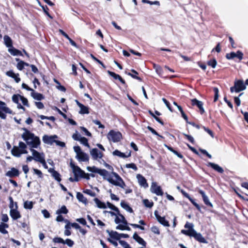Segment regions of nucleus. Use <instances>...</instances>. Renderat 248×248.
Returning a JSON list of instances; mask_svg holds the SVG:
<instances>
[{
  "instance_id": "nucleus-1",
  "label": "nucleus",
  "mask_w": 248,
  "mask_h": 248,
  "mask_svg": "<svg viewBox=\"0 0 248 248\" xmlns=\"http://www.w3.org/2000/svg\"><path fill=\"white\" fill-rule=\"evenodd\" d=\"M87 169L89 171L93 173L99 174L103 177V179L107 180L109 183L114 186H119L125 190V194L130 193L132 192L130 189H125L126 185L118 173L112 171L111 174L105 169H101L95 166L87 167Z\"/></svg>"
},
{
  "instance_id": "nucleus-2",
  "label": "nucleus",
  "mask_w": 248,
  "mask_h": 248,
  "mask_svg": "<svg viewBox=\"0 0 248 248\" xmlns=\"http://www.w3.org/2000/svg\"><path fill=\"white\" fill-rule=\"evenodd\" d=\"M24 132L21 135L22 138L25 140L27 144L30 147V151L32 153L33 159L36 162H40L45 158V155L43 153H39L33 148H37L40 145L41 141L38 137L31 132L25 128H23Z\"/></svg>"
},
{
  "instance_id": "nucleus-3",
  "label": "nucleus",
  "mask_w": 248,
  "mask_h": 248,
  "mask_svg": "<svg viewBox=\"0 0 248 248\" xmlns=\"http://www.w3.org/2000/svg\"><path fill=\"white\" fill-rule=\"evenodd\" d=\"M27 145L22 141H20L18 146H14L11 151L12 154L16 157H19L22 154H27Z\"/></svg>"
},
{
  "instance_id": "nucleus-4",
  "label": "nucleus",
  "mask_w": 248,
  "mask_h": 248,
  "mask_svg": "<svg viewBox=\"0 0 248 248\" xmlns=\"http://www.w3.org/2000/svg\"><path fill=\"white\" fill-rule=\"evenodd\" d=\"M12 110L9 108L6 103L0 101V118L5 120L6 119V114H12Z\"/></svg>"
},
{
  "instance_id": "nucleus-5",
  "label": "nucleus",
  "mask_w": 248,
  "mask_h": 248,
  "mask_svg": "<svg viewBox=\"0 0 248 248\" xmlns=\"http://www.w3.org/2000/svg\"><path fill=\"white\" fill-rule=\"evenodd\" d=\"M107 138L109 141L117 142L120 141L122 138V135L120 132L111 130L108 134Z\"/></svg>"
},
{
  "instance_id": "nucleus-6",
  "label": "nucleus",
  "mask_w": 248,
  "mask_h": 248,
  "mask_svg": "<svg viewBox=\"0 0 248 248\" xmlns=\"http://www.w3.org/2000/svg\"><path fill=\"white\" fill-rule=\"evenodd\" d=\"M70 167L72 169L74 176L78 178V177H81L83 174H84V171L83 170H82L78 166H76L72 162L70 163Z\"/></svg>"
},
{
  "instance_id": "nucleus-7",
  "label": "nucleus",
  "mask_w": 248,
  "mask_h": 248,
  "mask_svg": "<svg viewBox=\"0 0 248 248\" xmlns=\"http://www.w3.org/2000/svg\"><path fill=\"white\" fill-rule=\"evenodd\" d=\"M90 154L93 160H98L103 156V153L100 152L97 148H93L90 150Z\"/></svg>"
},
{
  "instance_id": "nucleus-8",
  "label": "nucleus",
  "mask_w": 248,
  "mask_h": 248,
  "mask_svg": "<svg viewBox=\"0 0 248 248\" xmlns=\"http://www.w3.org/2000/svg\"><path fill=\"white\" fill-rule=\"evenodd\" d=\"M151 191L152 193H155L157 196H162L163 195V192L160 186H157L155 182H153L152 184Z\"/></svg>"
},
{
  "instance_id": "nucleus-9",
  "label": "nucleus",
  "mask_w": 248,
  "mask_h": 248,
  "mask_svg": "<svg viewBox=\"0 0 248 248\" xmlns=\"http://www.w3.org/2000/svg\"><path fill=\"white\" fill-rule=\"evenodd\" d=\"M57 138L58 136L56 135L53 136H48L45 135L43 137L42 140L45 143L51 145L55 143V139Z\"/></svg>"
},
{
  "instance_id": "nucleus-10",
  "label": "nucleus",
  "mask_w": 248,
  "mask_h": 248,
  "mask_svg": "<svg viewBox=\"0 0 248 248\" xmlns=\"http://www.w3.org/2000/svg\"><path fill=\"white\" fill-rule=\"evenodd\" d=\"M243 53L238 50L236 53L232 52L230 53L226 54V57L227 59L230 60L234 59V58H237L239 60H241L243 59Z\"/></svg>"
},
{
  "instance_id": "nucleus-11",
  "label": "nucleus",
  "mask_w": 248,
  "mask_h": 248,
  "mask_svg": "<svg viewBox=\"0 0 248 248\" xmlns=\"http://www.w3.org/2000/svg\"><path fill=\"white\" fill-rule=\"evenodd\" d=\"M17 204L15 202V209H12L10 211V215L13 220H16L21 217V215L17 210Z\"/></svg>"
},
{
  "instance_id": "nucleus-12",
  "label": "nucleus",
  "mask_w": 248,
  "mask_h": 248,
  "mask_svg": "<svg viewBox=\"0 0 248 248\" xmlns=\"http://www.w3.org/2000/svg\"><path fill=\"white\" fill-rule=\"evenodd\" d=\"M155 215L157 220V221L162 225L166 227L170 226L169 222L166 220L164 217H161L158 214V212L155 211Z\"/></svg>"
},
{
  "instance_id": "nucleus-13",
  "label": "nucleus",
  "mask_w": 248,
  "mask_h": 248,
  "mask_svg": "<svg viewBox=\"0 0 248 248\" xmlns=\"http://www.w3.org/2000/svg\"><path fill=\"white\" fill-rule=\"evenodd\" d=\"M191 104L192 106H197L199 108L201 114H203L204 112V110L203 108V103L198 100L197 99L194 98L191 100Z\"/></svg>"
},
{
  "instance_id": "nucleus-14",
  "label": "nucleus",
  "mask_w": 248,
  "mask_h": 248,
  "mask_svg": "<svg viewBox=\"0 0 248 248\" xmlns=\"http://www.w3.org/2000/svg\"><path fill=\"white\" fill-rule=\"evenodd\" d=\"M117 213L118 216L115 217V222L116 224H119L122 223L124 225H127L128 223L127 220L125 219L124 217L120 214L119 211Z\"/></svg>"
},
{
  "instance_id": "nucleus-15",
  "label": "nucleus",
  "mask_w": 248,
  "mask_h": 248,
  "mask_svg": "<svg viewBox=\"0 0 248 248\" xmlns=\"http://www.w3.org/2000/svg\"><path fill=\"white\" fill-rule=\"evenodd\" d=\"M137 178L140 185L144 188L148 187V184L147 183L146 179L141 174H138L137 175Z\"/></svg>"
},
{
  "instance_id": "nucleus-16",
  "label": "nucleus",
  "mask_w": 248,
  "mask_h": 248,
  "mask_svg": "<svg viewBox=\"0 0 248 248\" xmlns=\"http://www.w3.org/2000/svg\"><path fill=\"white\" fill-rule=\"evenodd\" d=\"M193 234L192 237H193L197 241L202 243H207L206 239L202 236L201 233L197 232L195 230L193 231Z\"/></svg>"
},
{
  "instance_id": "nucleus-17",
  "label": "nucleus",
  "mask_w": 248,
  "mask_h": 248,
  "mask_svg": "<svg viewBox=\"0 0 248 248\" xmlns=\"http://www.w3.org/2000/svg\"><path fill=\"white\" fill-rule=\"evenodd\" d=\"M76 157L80 162L88 161L89 159V157L88 154L83 152H82L78 155H76Z\"/></svg>"
},
{
  "instance_id": "nucleus-18",
  "label": "nucleus",
  "mask_w": 248,
  "mask_h": 248,
  "mask_svg": "<svg viewBox=\"0 0 248 248\" xmlns=\"http://www.w3.org/2000/svg\"><path fill=\"white\" fill-rule=\"evenodd\" d=\"M5 175L9 177L18 176L19 175V172L17 169L15 168H12L10 170L8 171L6 173Z\"/></svg>"
},
{
  "instance_id": "nucleus-19",
  "label": "nucleus",
  "mask_w": 248,
  "mask_h": 248,
  "mask_svg": "<svg viewBox=\"0 0 248 248\" xmlns=\"http://www.w3.org/2000/svg\"><path fill=\"white\" fill-rule=\"evenodd\" d=\"M207 166L210 167L216 171L220 173H222L224 172L223 169L217 164H215L212 162H208Z\"/></svg>"
},
{
  "instance_id": "nucleus-20",
  "label": "nucleus",
  "mask_w": 248,
  "mask_h": 248,
  "mask_svg": "<svg viewBox=\"0 0 248 248\" xmlns=\"http://www.w3.org/2000/svg\"><path fill=\"white\" fill-rule=\"evenodd\" d=\"M198 192L202 195L204 203L208 206L212 207V204L210 202L209 199L208 197L205 195V192L201 189H200Z\"/></svg>"
},
{
  "instance_id": "nucleus-21",
  "label": "nucleus",
  "mask_w": 248,
  "mask_h": 248,
  "mask_svg": "<svg viewBox=\"0 0 248 248\" xmlns=\"http://www.w3.org/2000/svg\"><path fill=\"white\" fill-rule=\"evenodd\" d=\"M234 85L237 88L236 93L243 91L246 89V86L242 80H238L234 83Z\"/></svg>"
},
{
  "instance_id": "nucleus-22",
  "label": "nucleus",
  "mask_w": 248,
  "mask_h": 248,
  "mask_svg": "<svg viewBox=\"0 0 248 248\" xmlns=\"http://www.w3.org/2000/svg\"><path fill=\"white\" fill-rule=\"evenodd\" d=\"M112 155L114 156H118L121 158H125L130 156L131 153L129 152L128 155H126L124 153L120 152L118 150H115L113 152Z\"/></svg>"
},
{
  "instance_id": "nucleus-23",
  "label": "nucleus",
  "mask_w": 248,
  "mask_h": 248,
  "mask_svg": "<svg viewBox=\"0 0 248 248\" xmlns=\"http://www.w3.org/2000/svg\"><path fill=\"white\" fill-rule=\"evenodd\" d=\"M133 238L140 244L142 245L144 247H146V243L145 241L141 237L139 236L136 232L134 233L133 236Z\"/></svg>"
},
{
  "instance_id": "nucleus-24",
  "label": "nucleus",
  "mask_w": 248,
  "mask_h": 248,
  "mask_svg": "<svg viewBox=\"0 0 248 248\" xmlns=\"http://www.w3.org/2000/svg\"><path fill=\"white\" fill-rule=\"evenodd\" d=\"M6 75L14 78L16 83H18L20 81V78L18 77L19 75L18 74L16 75L12 70L7 71Z\"/></svg>"
},
{
  "instance_id": "nucleus-25",
  "label": "nucleus",
  "mask_w": 248,
  "mask_h": 248,
  "mask_svg": "<svg viewBox=\"0 0 248 248\" xmlns=\"http://www.w3.org/2000/svg\"><path fill=\"white\" fill-rule=\"evenodd\" d=\"M108 73L110 76L113 77L114 79H118L122 84H125V81L122 78V77L120 75L109 71H108Z\"/></svg>"
},
{
  "instance_id": "nucleus-26",
  "label": "nucleus",
  "mask_w": 248,
  "mask_h": 248,
  "mask_svg": "<svg viewBox=\"0 0 248 248\" xmlns=\"http://www.w3.org/2000/svg\"><path fill=\"white\" fill-rule=\"evenodd\" d=\"M31 95L34 99L37 100H41L44 98L42 94L35 92L34 90L31 92Z\"/></svg>"
},
{
  "instance_id": "nucleus-27",
  "label": "nucleus",
  "mask_w": 248,
  "mask_h": 248,
  "mask_svg": "<svg viewBox=\"0 0 248 248\" xmlns=\"http://www.w3.org/2000/svg\"><path fill=\"white\" fill-rule=\"evenodd\" d=\"M8 51L13 56H22V53L20 50L13 47V46L9 48Z\"/></svg>"
},
{
  "instance_id": "nucleus-28",
  "label": "nucleus",
  "mask_w": 248,
  "mask_h": 248,
  "mask_svg": "<svg viewBox=\"0 0 248 248\" xmlns=\"http://www.w3.org/2000/svg\"><path fill=\"white\" fill-rule=\"evenodd\" d=\"M4 42L5 46L9 48L13 46L12 40L8 35H4L3 37Z\"/></svg>"
},
{
  "instance_id": "nucleus-29",
  "label": "nucleus",
  "mask_w": 248,
  "mask_h": 248,
  "mask_svg": "<svg viewBox=\"0 0 248 248\" xmlns=\"http://www.w3.org/2000/svg\"><path fill=\"white\" fill-rule=\"evenodd\" d=\"M106 232L108 233L109 236L111 238L115 239L116 240L120 239V234L118 233L117 232H114L113 231H109L108 230H107Z\"/></svg>"
},
{
  "instance_id": "nucleus-30",
  "label": "nucleus",
  "mask_w": 248,
  "mask_h": 248,
  "mask_svg": "<svg viewBox=\"0 0 248 248\" xmlns=\"http://www.w3.org/2000/svg\"><path fill=\"white\" fill-rule=\"evenodd\" d=\"M93 201L95 202L96 205L98 208H101V209L106 208L107 207H106L105 203L103 202H102L98 198H94Z\"/></svg>"
},
{
  "instance_id": "nucleus-31",
  "label": "nucleus",
  "mask_w": 248,
  "mask_h": 248,
  "mask_svg": "<svg viewBox=\"0 0 248 248\" xmlns=\"http://www.w3.org/2000/svg\"><path fill=\"white\" fill-rule=\"evenodd\" d=\"M120 204L121 207L126 211L131 213L133 212L132 208L125 202L122 201Z\"/></svg>"
},
{
  "instance_id": "nucleus-32",
  "label": "nucleus",
  "mask_w": 248,
  "mask_h": 248,
  "mask_svg": "<svg viewBox=\"0 0 248 248\" xmlns=\"http://www.w3.org/2000/svg\"><path fill=\"white\" fill-rule=\"evenodd\" d=\"M51 172L52 177L58 182H60L61 181V175L60 174L55 170H49Z\"/></svg>"
},
{
  "instance_id": "nucleus-33",
  "label": "nucleus",
  "mask_w": 248,
  "mask_h": 248,
  "mask_svg": "<svg viewBox=\"0 0 248 248\" xmlns=\"http://www.w3.org/2000/svg\"><path fill=\"white\" fill-rule=\"evenodd\" d=\"M77 198L78 199V200L85 204H86L87 202V199L86 198H85L83 195L80 193L78 192L77 193Z\"/></svg>"
},
{
  "instance_id": "nucleus-34",
  "label": "nucleus",
  "mask_w": 248,
  "mask_h": 248,
  "mask_svg": "<svg viewBox=\"0 0 248 248\" xmlns=\"http://www.w3.org/2000/svg\"><path fill=\"white\" fill-rule=\"evenodd\" d=\"M131 72H132V73L126 72V74L127 75L131 76L133 78L138 79V80H139L140 81L141 80V79L139 77L137 76V75H138V73L136 71H135V70L132 69V70H131Z\"/></svg>"
},
{
  "instance_id": "nucleus-35",
  "label": "nucleus",
  "mask_w": 248,
  "mask_h": 248,
  "mask_svg": "<svg viewBox=\"0 0 248 248\" xmlns=\"http://www.w3.org/2000/svg\"><path fill=\"white\" fill-rule=\"evenodd\" d=\"M79 108H80V110L79 113L80 114H89V113L88 107H87L82 104L80 107H79Z\"/></svg>"
},
{
  "instance_id": "nucleus-36",
  "label": "nucleus",
  "mask_w": 248,
  "mask_h": 248,
  "mask_svg": "<svg viewBox=\"0 0 248 248\" xmlns=\"http://www.w3.org/2000/svg\"><path fill=\"white\" fill-rule=\"evenodd\" d=\"M8 227V225L7 224L2 223L0 224V232L3 234H6L8 233V231H6L5 228Z\"/></svg>"
},
{
  "instance_id": "nucleus-37",
  "label": "nucleus",
  "mask_w": 248,
  "mask_h": 248,
  "mask_svg": "<svg viewBox=\"0 0 248 248\" xmlns=\"http://www.w3.org/2000/svg\"><path fill=\"white\" fill-rule=\"evenodd\" d=\"M68 212V210L67 209L66 206L65 205H63L62 206V207L58 210L56 211V214L58 215H60L61 214H66Z\"/></svg>"
},
{
  "instance_id": "nucleus-38",
  "label": "nucleus",
  "mask_w": 248,
  "mask_h": 248,
  "mask_svg": "<svg viewBox=\"0 0 248 248\" xmlns=\"http://www.w3.org/2000/svg\"><path fill=\"white\" fill-rule=\"evenodd\" d=\"M33 203L32 202L27 201L24 203V207L27 209H31L33 208Z\"/></svg>"
},
{
  "instance_id": "nucleus-39",
  "label": "nucleus",
  "mask_w": 248,
  "mask_h": 248,
  "mask_svg": "<svg viewBox=\"0 0 248 248\" xmlns=\"http://www.w3.org/2000/svg\"><path fill=\"white\" fill-rule=\"evenodd\" d=\"M195 231L194 229H189L187 230H182L181 231V232L183 234H184L186 235H187V236H189L190 237H192L193 234V231Z\"/></svg>"
},
{
  "instance_id": "nucleus-40",
  "label": "nucleus",
  "mask_w": 248,
  "mask_h": 248,
  "mask_svg": "<svg viewBox=\"0 0 248 248\" xmlns=\"http://www.w3.org/2000/svg\"><path fill=\"white\" fill-rule=\"evenodd\" d=\"M79 141L80 142L81 144H82L84 146L87 147L89 148H90V145L88 143V140L87 138L85 137H81L79 139Z\"/></svg>"
},
{
  "instance_id": "nucleus-41",
  "label": "nucleus",
  "mask_w": 248,
  "mask_h": 248,
  "mask_svg": "<svg viewBox=\"0 0 248 248\" xmlns=\"http://www.w3.org/2000/svg\"><path fill=\"white\" fill-rule=\"evenodd\" d=\"M21 96L19 94H14L12 96V101L18 104L19 103V99H21Z\"/></svg>"
},
{
  "instance_id": "nucleus-42",
  "label": "nucleus",
  "mask_w": 248,
  "mask_h": 248,
  "mask_svg": "<svg viewBox=\"0 0 248 248\" xmlns=\"http://www.w3.org/2000/svg\"><path fill=\"white\" fill-rule=\"evenodd\" d=\"M143 202L144 205L148 208H151L153 206V202H152L149 201L147 199H145L143 201Z\"/></svg>"
},
{
  "instance_id": "nucleus-43",
  "label": "nucleus",
  "mask_w": 248,
  "mask_h": 248,
  "mask_svg": "<svg viewBox=\"0 0 248 248\" xmlns=\"http://www.w3.org/2000/svg\"><path fill=\"white\" fill-rule=\"evenodd\" d=\"M207 64L208 65L211 66L212 68H214L216 67L217 62L215 59H213L212 60H211L207 62Z\"/></svg>"
},
{
  "instance_id": "nucleus-44",
  "label": "nucleus",
  "mask_w": 248,
  "mask_h": 248,
  "mask_svg": "<svg viewBox=\"0 0 248 248\" xmlns=\"http://www.w3.org/2000/svg\"><path fill=\"white\" fill-rule=\"evenodd\" d=\"M63 244H66L69 247H72L74 245V242L73 240L67 238L65 240H64Z\"/></svg>"
},
{
  "instance_id": "nucleus-45",
  "label": "nucleus",
  "mask_w": 248,
  "mask_h": 248,
  "mask_svg": "<svg viewBox=\"0 0 248 248\" xmlns=\"http://www.w3.org/2000/svg\"><path fill=\"white\" fill-rule=\"evenodd\" d=\"M107 205H108V207L110 209H111V210L115 211L116 212H118L119 209L117 207H116L115 205H113L112 204H111V203H110L109 202H107Z\"/></svg>"
},
{
  "instance_id": "nucleus-46",
  "label": "nucleus",
  "mask_w": 248,
  "mask_h": 248,
  "mask_svg": "<svg viewBox=\"0 0 248 248\" xmlns=\"http://www.w3.org/2000/svg\"><path fill=\"white\" fill-rule=\"evenodd\" d=\"M53 241L56 243H64V240L62 238L59 237H54L53 239Z\"/></svg>"
},
{
  "instance_id": "nucleus-47",
  "label": "nucleus",
  "mask_w": 248,
  "mask_h": 248,
  "mask_svg": "<svg viewBox=\"0 0 248 248\" xmlns=\"http://www.w3.org/2000/svg\"><path fill=\"white\" fill-rule=\"evenodd\" d=\"M9 200L10 201V205L9 207L10 208V210L12 209H15V202H14L13 199L12 197H9Z\"/></svg>"
},
{
  "instance_id": "nucleus-48",
  "label": "nucleus",
  "mask_w": 248,
  "mask_h": 248,
  "mask_svg": "<svg viewBox=\"0 0 248 248\" xmlns=\"http://www.w3.org/2000/svg\"><path fill=\"white\" fill-rule=\"evenodd\" d=\"M119 243L124 247V248H132L130 245L125 241L119 240Z\"/></svg>"
},
{
  "instance_id": "nucleus-49",
  "label": "nucleus",
  "mask_w": 248,
  "mask_h": 248,
  "mask_svg": "<svg viewBox=\"0 0 248 248\" xmlns=\"http://www.w3.org/2000/svg\"><path fill=\"white\" fill-rule=\"evenodd\" d=\"M81 135L79 134L77 131H76V133H74L72 135V138L77 141H79V139L81 138Z\"/></svg>"
},
{
  "instance_id": "nucleus-50",
  "label": "nucleus",
  "mask_w": 248,
  "mask_h": 248,
  "mask_svg": "<svg viewBox=\"0 0 248 248\" xmlns=\"http://www.w3.org/2000/svg\"><path fill=\"white\" fill-rule=\"evenodd\" d=\"M214 92L215 93V96H214V102H216L217 99H218V92H219V91H218V89L217 88V87H215L214 88Z\"/></svg>"
},
{
  "instance_id": "nucleus-51",
  "label": "nucleus",
  "mask_w": 248,
  "mask_h": 248,
  "mask_svg": "<svg viewBox=\"0 0 248 248\" xmlns=\"http://www.w3.org/2000/svg\"><path fill=\"white\" fill-rule=\"evenodd\" d=\"M125 167L127 168H131L135 170H138V168L136 165L133 163L126 164Z\"/></svg>"
},
{
  "instance_id": "nucleus-52",
  "label": "nucleus",
  "mask_w": 248,
  "mask_h": 248,
  "mask_svg": "<svg viewBox=\"0 0 248 248\" xmlns=\"http://www.w3.org/2000/svg\"><path fill=\"white\" fill-rule=\"evenodd\" d=\"M142 1L143 3H149L151 5L155 4V5H159V4H160L159 2L158 1H151L148 0H142Z\"/></svg>"
},
{
  "instance_id": "nucleus-53",
  "label": "nucleus",
  "mask_w": 248,
  "mask_h": 248,
  "mask_svg": "<svg viewBox=\"0 0 248 248\" xmlns=\"http://www.w3.org/2000/svg\"><path fill=\"white\" fill-rule=\"evenodd\" d=\"M151 230L155 234H159L160 231L158 228L155 226H154L151 227Z\"/></svg>"
},
{
  "instance_id": "nucleus-54",
  "label": "nucleus",
  "mask_w": 248,
  "mask_h": 248,
  "mask_svg": "<svg viewBox=\"0 0 248 248\" xmlns=\"http://www.w3.org/2000/svg\"><path fill=\"white\" fill-rule=\"evenodd\" d=\"M84 192L92 197H95L96 195L95 193L90 189H86Z\"/></svg>"
},
{
  "instance_id": "nucleus-55",
  "label": "nucleus",
  "mask_w": 248,
  "mask_h": 248,
  "mask_svg": "<svg viewBox=\"0 0 248 248\" xmlns=\"http://www.w3.org/2000/svg\"><path fill=\"white\" fill-rule=\"evenodd\" d=\"M33 170L34 171V173L37 175L39 178L43 177V173L41 170L34 168L33 169Z\"/></svg>"
},
{
  "instance_id": "nucleus-56",
  "label": "nucleus",
  "mask_w": 248,
  "mask_h": 248,
  "mask_svg": "<svg viewBox=\"0 0 248 248\" xmlns=\"http://www.w3.org/2000/svg\"><path fill=\"white\" fill-rule=\"evenodd\" d=\"M243 94V93H241L239 95V96L238 97H235L234 98V102L236 104V105L237 106H239L240 105V104H241V101L239 99V97L240 96H241L242 94Z\"/></svg>"
},
{
  "instance_id": "nucleus-57",
  "label": "nucleus",
  "mask_w": 248,
  "mask_h": 248,
  "mask_svg": "<svg viewBox=\"0 0 248 248\" xmlns=\"http://www.w3.org/2000/svg\"><path fill=\"white\" fill-rule=\"evenodd\" d=\"M147 128L149 130H150L153 134L157 135L159 136V137L163 138V137L162 136L159 135L158 133L152 127L148 126L147 127Z\"/></svg>"
},
{
  "instance_id": "nucleus-58",
  "label": "nucleus",
  "mask_w": 248,
  "mask_h": 248,
  "mask_svg": "<svg viewBox=\"0 0 248 248\" xmlns=\"http://www.w3.org/2000/svg\"><path fill=\"white\" fill-rule=\"evenodd\" d=\"M183 135L192 143H194V138L190 135L183 133Z\"/></svg>"
},
{
  "instance_id": "nucleus-59",
  "label": "nucleus",
  "mask_w": 248,
  "mask_h": 248,
  "mask_svg": "<svg viewBox=\"0 0 248 248\" xmlns=\"http://www.w3.org/2000/svg\"><path fill=\"white\" fill-rule=\"evenodd\" d=\"M22 104L23 105L29 107L28 101L27 98H25L24 96H21V99Z\"/></svg>"
},
{
  "instance_id": "nucleus-60",
  "label": "nucleus",
  "mask_w": 248,
  "mask_h": 248,
  "mask_svg": "<svg viewBox=\"0 0 248 248\" xmlns=\"http://www.w3.org/2000/svg\"><path fill=\"white\" fill-rule=\"evenodd\" d=\"M189 200L196 207V208L199 210V211H201V208H200V206H199V205L198 204H197L195 202V200L194 199H193L192 198H190V199H189Z\"/></svg>"
},
{
  "instance_id": "nucleus-61",
  "label": "nucleus",
  "mask_w": 248,
  "mask_h": 248,
  "mask_svg": "<svg viewBox=\"0 0 248 248\" xmlns=\"http://www.w3.org/2000/svg\"><path fill=\"white\" fill-rule=\"evenodd\" d=\"M93 122L94 124L98 125L99 128H105V126L104 125L102 124L99 121L97 120H94L93 121Z\"/></svg>"
},
{
  "instance_id": "nucleus-62",
  "label": "nucleus",
  "mask_w": 248,
  "mask_h": 248,
  "mask_svg": "<svg viewBox=\"0 0 248 248\" xmlns=\"http://www.w3.org/2000/svg\"><path fill=\"white\" fill-rule=\"evenodd\" d=\"M24 67L23 61H20L17 64V69L19 70H22L24 68Z\"/></svg>"
},
{
  "instance_id": "nucleus-63",
  "label": "nucleus",
  "mask_w": 248,
  "mask_h": 248,
  "mask_svg": "<svg viewBox=\"0 0 248 248\" xmlns=\"http://www.w3.org/2000/svg\"><path fill=\"white\" fill-rule=\"evenodd\" d=\"M80 129L82 130V131L83 132H84L85 133V134L87 136H89V137H91V133L88 131V130L84 127H80Z\"/></svg>"
},
{
  "instance_id": "nucleus-64",
  "label": "nucleus",
  "mask_w": 248,
  "mask_h": 248,
  "mask_svg": "<svg viewBox=\"0 0 248 248\" xmlns=\"http://www.w3.org/2000/svg\"><path fill=\"white\" fill-rule=\"evenodd\" d=\"M74 150L77 154L76 155H78V154H79L80 153H81L82 152L81 150L80 147L78 146H74Z\"/></svg>"
}]
</instances>
